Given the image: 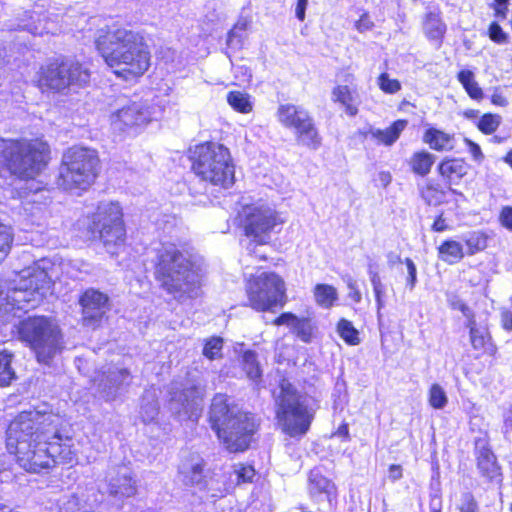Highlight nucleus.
Listing matches in <instances>:
<instances>
[{
    "label": "nucleus",
    "instance_id": "nucleus-1",
    "mask_svg": "<svg viewBox=\"0 0 512 512\" xmlns=\"http://www.w3.org/2000/svg\"><path fill=\"white\" fill-rule=\"evenodd\" d=\"M5 443L16 464L28 473L49 472L58 466L69 469L78 462L73 436L45 411L17 413L6 428Z\"/></svg>",
    "mask_w": 512,
    "mask_h": 512
},
{
    "label": "nucleus",
    "instance_id": "nucleus-2",
    "mask_svg": "<svg viewBox=\"0 0 512 512\" xmlns=\"http://www.w3.org/2000/svg\"><path fill=\"white\" fill-rule=\"evenodd\" d=\"M94 46L114 76L138 82L150 69L152 53L143 32L114 23L97 31Z\"/></svg>",
    "mask_w": 512,
    "mask_h": 512
},
{
    "label": "nucleus",
    "instance_id": "nucleus-3",
    "mask_svg": "<svg viewBox=\"0 0 512 512\" xmlns=\"http://www.w3.org/2000/svg\"><path fill=\"white\" fill-rule=\"evenodd\" d=\"M207 422L225 451L232 454L249 450L261 427L255 413L243 409L226 393L211 398Z\"/></svg>",
    "mask_w": 512,
    "mask_h": 512
},
{
    "label": "nucleus",
    "instance_id": "nucleus-4",
    "mask_svg": "<svg viewBox=\"0 0 512 512\" xmlns=\"http://www.w3.org/2000/svg\"><path fill=\"white\" fill-rule=\"evenodd\" d=\"M152 273L158 288L178 301L195 298L202 287L195 262L174 243L156 250Z\"/></svg>",
    "mask_w": 512,
    "mask_h": 512
},
{
    "label": "nucleus",
    "instance_id": "nucleus-5",
    "mask_svg": "<svg viewBox=\"0 0 512 512\" xmlns=\"http://www.w3.org/2000/svg\"><path fill=\"white\" fill-rule=\"evenodd\" d=\"M51 159V147L43 136L0 137V177L7 174L19 181H34Z\"/></svg>",
    "mask_w": 512,
    "mask_h": 512
},
{
    "label": "nucleus",
    "instance_id": "nucleus-6",
    "mask_svg": "<svg viewBox=\"0 0 512 512\" xmlns=\"http://www.w3.org/2000/svg\"><path fill=\"white\" fill-rule=\"evenodd\" d=\"M92 71L86 62L65 55L48 58L35 72L33 85L42 94L68 95L87 88Z\"/></svg>",
    "mask_w": 512,
    "mask_h": 512
},
{
    "label": "nucleus",
    "instance_id": "nucleus-7",
    "mask_svg": "<svg viewBox=\"0 0 512 512\" xmlns=\"http://www.w3.org/2000/svg\"><path fill=\"white\" fill-rule=\"evenodd\" d=\"M191 172L202 182L228 190L236 182V165L230 149L222 143L208 140L189 151Z\"/></svg>",
    "mask_w": 512,
    "mask_h": 512
},
{
    "label": "nucleus",
    "instance_id": "nucleus-8",
    "mask_svg": "<svg viewBox=\"0 0 512 512\" xmlns=\"http://www.w3.org/2000/svg\"><path fill=\"white\" fill-rule=\"evenodd\" d=\"M16 334L41 365L50 366L65 348L63 331L50 316L31 315L21 319L16 325Z\"/></svg>",
    "mask_w": 512,
    "mask_h": 512
},
{
    "label": "nucleus",
    "instance_id": "nucleus-9",
    "mask_svg": "<svg viewBox=\"0 0 512 512\" xmlns=\"http://www.w3.org/2000/svg\"><path fill=\"white\" fill-rule=\"evenodd\" d=\"M100 170L101 159L95 148L73 145L62 154L56 186L62 191H86L96 182Z\"/></svg>",
    "mask_w": 512,
    "mask_h": 512
},
{
    "label": "nucleus",
    "instance_id": "nucleus-10",
    "mask_svg": "<svg viewBox=\"0 0 512 512\" xmlns=\"http://www.w3.org/2000/svg\"><path fill=\"white\" fill-rule=\"evenodd\" d=\"M85 233L92 242L104 248L117 249L127 242L124 212L117 202L100 203L86 215Z\"/></svg>",
    "mask_w": 512,
    "mask_h": 512
},
{
    "label": "nucleus",
    "instance_id": "nucleus-11",
    "mask_svg": "<svg viewBox=\"0 0 512 512\" xmlns=\"http://www.w3.org/2000/svg\"><path fill=\"white\" fill-rule=\"evenodd\" d=\"M284 223L281 212L268 204H245L235 216L236 227L255 247L269 245L272 235L279 233Z\"/></svg>",
    "mask_w": 512,
    "mask_h": 512
},
{
    "label": "nucleus",
    "instance_id": "nucleus-12",
    "mask_svg": "<svg viewBox=\"0 0 512 512\" xmlns=\"http://www.w3.org/2000/svg\"><path fill=\"white\" fill-rule=\"evenodd\" d=\"M279 388L276 419L284 433L301 437L309 431L314 418L307 397L286 379L281 380Z\"/></svg>",
    "mask_w": 512,
    "mask_h": 512
},
{
    "label": "nucleus",
    "instance_id": "nucleus-13",
    "mask_svg": "<svg viewBox=\"0 0 512 512\" xmlns=\"http://www.w3.org/2000/svg\"><path fill=\"white\" fill-rule=\"evenodd\" d=\"M248 306L257 312H274L287 303L284 280L274 272L251 275L245 286Z\"/></svg>",
    "mask_w": 512,
    "mask_h": 512
},
{
    "label": "nucleus",
    "instance_id": "nucleus-14",
    "mask_svg": "<svg viewBox=\"0 0 512 512\" xmlns=\"http://www.w3.org/2000/svg\"><path fill=\"white\" fill-rule=\"evenodd\" d=\"M277 121L290 130L298 145L317 150L322 145V136L311 112L301 105L280 104L276 110Z\"/></svg>",
    "mask_w": 512,
    "mask_h": 512
},
{
    "label": "nucleus",
    "instance_id": "nucleus-15",
    "mask_svg": "<svg viewBox=\"0 0 512 512\" xmlns=\"http://www.w3.org/2000/svg\"><path fill=\"white\" fill-rule=\"evenodd\" d=\"M78 304L84 326L97 329L108 320L106 314L110 308V299L106 293L96 288H87L80 293Z\"/></svg>",
    "mask_w": 512,
    "mask_h": 512
},
{
    "label": "nucleus",
    "instance_id": "nucleus-16",
    "mask_svg": "<svg viewBox=\"0 0 512 512\" xmlns=\"http://www.w3.org/2000/svg\"><path fill=\"white\" fill-rule=\"evenodd\" d=\"M471 168L464 157L445 156L437 163L436 174L450 194L462 196L457 188L469 183Z\"/></svg>",
    "mask_w": 512,
    "mask_h": 512
},
{
    "label": "nucleus",
    "instance_id": "nucleus-17",
    "mask_svg": "<svg viewBox=\"0 0 512 512\" xmlns=\"http://www.w3.org/2000/svg\"><path fill=\"white\" fill-rule=\"evenodd\" d=\"M337 75H341L346 84H336L331 90V100L338 105L349 117L359 113L361 103L356 85V76L349 67L342 68Z\"/></svg>",
    "mask_w": 512,
    "mask_h": 512
},
{
    "label": "nucleus",
    "instance_id": "nucleus-18",
    "mask_svg": "<svg viewBox=\"0 0 512 512\" xmlns=\"http://www.w3.org/2000/svg\"><path fill=\"white\" fill-rule=\"evenodd\" d=\"M464 326L468 330L470 346L475 352L474 358L488 357L495 359L498 355V347L493 339L489 324L485 321H472L465 323Z\"/></svg>",
    "mask_w": 512,
    "mask_h": 512
},
{
    "label": "nucleus",
    "instance_id": "nucleus-19",
    "mask_svg": "<svg viewBox=\"0 0 512 512\" xmlns=\"http://www.w3.org/2000/svg\"><path fill=\"white\" fill-rule=\"evenodd\" d=\"M474 447L476 467L480 475L489 481L500 477L502 475L501 465L493 451L488 435L476 438Z\"/></svg>",
    "mask_w": 512,
    "mask_h": 512
},
{
    "label": "nucleus",
    "instance_id": "nucleus-20",
    "mask_svg": "<svg viewBox=\"0 0 512 512\" xmlns=\"http://www.w3.org/2000/svg\"><path fill=\"white\" fill-rule=\"evenodd\" d=\"M421 26L425 38L440 48L444 43L448 28L439 6L428 8L424 12Z\"/></svg>",
    "mask_w": 512,
    "mask_h": 512
},
{
    "label": "nucleus",
    "instance_id": "nucleus-21",
    "mask_svg": "<svg viewBox=\"0 0 512 512\" xmlns=\"http://www.w3.org/2000/svg\"><path fill=\"white\" fill-rule=\"evenodd\" d=\"M271 323L274 326L291 325L292 333L304 343H310L314 337L316 325L310 317H298L292 312H282Z\"/></svg>",
    "mask_w": 512,
    "mask_h": 512
},
{
    "label": "nucleus",
    "instance_id": "nucleus-22",
    "mask_svg": "<svg viewBox=\"0 0 512 512\" xmlns=\"http://www.w3.org/2000/svg\"><path fill=\"white\" fill-rule=\"evenodd\" d=\"M206 462L202 458H198L194 461V457L186 459L179 468V475L185 486L195 487L203 486L206 487V475H205Z\"/></svg>",
    "mask_w": 512,
    "mask_h": 512
},
{
    "label": "nucleus",
    "instance_id": "nucleus-23",
    "mask_svg": "<svg viewBox=\"0 0 512 512\" xmlns=\"http://www.w3.org/2000/svg\"><path fill=\"white\" fill-rule=\"evenodd\" d=\"M407 126V119H396L383 129H370L369 134L377 145L391 147L400 139Z\"/></svg>",
    "mask_w": 512,
    "mask_h": 512
},
{
    "label": "nucleus",
    "instance_id": "nucleus-24",
    "mask_svg": "<svg viewBox=\"0 0 512 512\" xmlns=\"http://www.w3.org/2000/svg\"><path fill=\"white\" fill-rule=\"evenodd\" d=\"M422 141L435 152H452L455 149L454 134L447 133L441 129L429 126L423 132Z\"/></svg>",
    "mask_w": 512,
    "mask_h": 512
},
{
    "label": "nucleus",
    "instance_id": "nucleus-25",
    "mask_svg": "<svg viewBox=\"0 0 512 512\" xmlns=\"http://www.w3.org/2000/svg\"><path fill=\"white\" fill-rule=\"evenodd\" d=\"M239 367L245 377L254 384H259L263 379V369L258 360V354L252 349L243 350L239 357Z\"/></svg>",
    "mask_w": 512,
    "mask_h": 512
},
{
    "label": "nucleus",
    "instance_id": "nucleus-26",
    "mask_svg": "<svg viewBox=\"0 0 512 512\" xmlns=\"http://www.w3.org/2000/svg\"><path fill=\"white\" fill-rule=\"evenodd\" d=\"M309 491L312 495L325 494L331 507H336L338 490L335 483L321 474H312L308 480Z\"/></svg>",
    "mask_w": 512,
    "mask_h": 512
},
{
    "label": "nucleus",
    "instance_id": "nucleus-27",
    "mask_svg": "<svg viewBox=\"0 0 512 512\" xmlns=\"http://www.w3.org/2000/svg\"><path fill=\"white\" fill-rule=\"evenodd\" d=\"M142 122L143 114L135 105L122 107L111 115V123L119 130L138 126Z\"/></svg>",
    "mask_w": 512,
    "mask_h": 512
},
{
    "label": "nucleus",
    "instance_id": "nucleus-28",
    "mask_svg": "<svg viewBox=\"0 0 512 512\" xmlns=\"http://www.w3.org/2000/svg\"><path fill=\"white\" fill-rule=\"evenodd\" d=\"M435 162V156L425 150L419 149L414 151L407 160L410 172L421 178L428 176Z\"/></svg>",
    "mask_w": 512,
    "mask_h": 512
},
{
    "label": "nucleus",
    "instance_id": "nucleus-29",
    "mask_svg": "<svg viewBox=\"0 0 512 512\" xmlns=\"http://www.w3.org/2000/svg\"><path fill=\"white\" fill-rule=\"evenodd\" d=\"M436 250L438 259L448 265L458 264L465 257L463 244L452 238L443 240Z\"/></svg>",
    "mask_w": 512,
    "mask_h": 512
},
{
    "label": "nucleus",
    "instance_id": "nucleus-30",
    "mask_svg": "<svg viewBox=\"0 0 512 512\" xmlns=\"http://www.w3.org/2000/svg\"><path fill=\"white\" fill-rule=\"evenodd\" d=\"M490 235L485 230H473L463 239L465 256H474L488 248Z\"/></svg>",
    "mask_w": 512,
    "mask_h": 512
},
{
    "label": "nucleus",
    "instance_id": "nucleus-31",
    "mask_svg": "<svg viewBox=\"0 0 512 512\" xmlns=\"http://www.w3.org/2000/svg\"><path fill=\"white\" fill-rule=\"evenodd\" d=\"M420 197L428 206H439L445 202L449 190L441 182H428L420 189Z\"/></svg>",
    "mask_w": 512,
    "mask_h": 512
},
{
    "label": "nucleus",
    "instance_id": "nucleus-32",
    "mask_svg": "<svg viewBox=\"0 0 512 512\" xmlns=\"http://www.w3.org/2000/svg\"><path fill=\"white\" fill-rule=\"evenodd\" d=\"M456 78L472 100L480 102L484 98V92L475 80V74L472 70L461 69L457 72Z\"/></svg>",
    "mask_w": 512,
    "mask_h": 512
},
{
    "label": "nucleus",
    "instance_id": "nucleus-33",
    "mask_svg": "<svg viewBox=\"0 0 512 512\" xmlns=\"http://www.w3.org/2000/svg\"><path fill=\"white\" fill-rule=\"evenodd\" d=\"M110 493L119 498H129L137 493L135 480L130 475H118L110 483Z\"/></svg>",
    "mask_w": 512,
    "mask_h": 512
},
{
    "label": "nucleus",
    "instance_id": "nucleus-34",
    "mask_svg": "<svg viewBox=\"0 0 512 512\" xmlns=\"http://www.w3.org/2000/svg\"><path fill=\"white\" fill-rule=\"evenodd\" d=\"M313 295L318 306L330 309L338 299V293L334 286L325 283H318L313 287Z\"/></svg>",
    "mask_w": 512,
    "mask_h": 512
},
{
    "label": "nucleus",
    "instance_id": "nucleus-35",
    "mask_svg": "<svg viewBox=\"0 0 512 512\" xmlns=\"http://www.w3.org/2000/svg\"><path fill=\"white\" fill-rule=\"evenodd\" d=\"M227 103L230 107L241 114H248L253 111V102L248 93L232 90L227 93Z\"/></svg>",
    "mask_w": 512,
    "mask_h": 512
},
{
    "label": "nucleus",
    "instance_id": "nucleus-36",
    "mask_svg": "<svg viewBox=\"0 0 512 512\" xmlns=\"http://www.w3.org/2000/svg\"><path fill=\"white\" fill-rule=\"evenodd\" d=\"M336 330L339 337L349 346H356L361 342L359 331L346 318L337 321Z\"/></svg>",
    "mask_w": 512,
    "mask_h": 512
},
{
    "label": "nucleus",
    "instance_id": "nucleus-37",
    "mask_svg": "<svg viewBox=\"0 0 512 512\" xmlns=\"http://www.w3.org/2000/svg\"><path fill=\"white\" fill-rule=\"evenodd\" d=\"M13 354L4 349L0 350V387L9 386L16 378L15 372L11 366Z\"/></svg>",
    "mask_w": 512,
    "mask_h": 512
},
{
    "label": "nucleus",
    "instance_id": "nucleus-38",
    "mask_svg": "<svg viewBox=\"0 0 512 512\" xmlns=\"http://www.w3.org/2000/svg\"><path fill=\"white\" fill-rule=\"evenodd\" d=\"M502 117L497 113L486 112L476 122V128L484 135L494 134L500 127Z\"/></svg>",
    "mask_w": 512,
    "mask_h": 512
},
{
    "label": "nucleus",
    "instance_id": "nucleus-39",
    "mask_svg": "<svg viewBox=\"0 0 512 512\" xmlns=\"http://www.w3.org/2000/svg\"><path fill=\"white\" fill-rule=\"evenodd\" d=\"M224 339L221 336H211L204 340L202 354L203 356L214 361L223 357Z\"/></svg>",
    "mask_w": 512,
    "mask_h": 512
},
{
    "label": "nucleus",
    "instance_id": "nucleus-40",
    "mask_svg": "<svg viewBox=\"0 0 512 512\" xmlns=\"http://www.w3.org/2000/svg\"><path fill=\"white\" fill-rule=\"evenodd\" d=\"M377 85L384 94H396L402 89L401 82L396 78H391L387 72L378 75Z\"/></svg>",
    "mask_w": 512,
    "mask_h": 512
},
{
    "label": "nucleus",
    "instance_id": "nucleus-41",
    "mask_svg": "<svg viewBox=\"0 0 512 512\" xmlns=\"http://www.w3.org/2000/svg\"><path fill=\"white\" fill-rule=\"evenodd\" d=\"M429 405L434 409H442L448 402L447 396L443 388L434 383L430 386L428 392Z\"/></svg>",
    "mask_w": 512,
    "mask_h": 512
},
{
    "label": "nucleus",
    "instance_id": "nucleus-42",
    "mask_svg": "<svg viewBox=\"0 0 512 512\" xmlns=\"http://www.w3.org/2000/svg\"><path fill=\"white\" fill-rule=\"evenodd\" d=\"M499 22L498 20L490 22L486 34L493 43L504 45L509 43V34L503 30Z\"/></svg>",
    "mask_w": 512,
    "mask_h": 512
},
{
    "label": "nucleus",
    "instance_id": "nucleus-43",
    "mask_svg": "<svg viewBox=\"0 0 512 512\" xmlns=\"http://www.w3.org/2000/svg\"><path fill=\"white\" fill-rule=\"evenodd\" d=\"M236 474V484H247L252 483L256 476V470L252 464L239 463L234 470Z\"/></svg>",
    "mask_w": 512,
    "mask_h": 512
},
{
    "label": "nucleus",
    "instance_id": "nucleus-44",
    "mask_svg": "<svg viewBox=\"0 0 512 512\" xmlns=\"http://www.w3.org/2000/svg\"><path fill=\"white\" fill-rule=\"evenodd\" d=\"M449 307L452 310H457L462 313V315L466 318L465 323H470L476 320V315L472 308L462 299L457 296H454L449 300Z\"/></svg>",
    "mask_w": 512,
    "mask_h": 512
},
{
    "label": "nucleus",
    "instance_id": "nucleus-45",
    "mask_svg": "<svg viewBox=\"0 0 512 512\" xmlns=\"http://www.w3.org/2000/svg\"><path fill=\"white\" fill-rule=\"evenodd\" d=\"M370 281L373 287V292L376 300L377 309L380 310L384 307L383 296L385 294V287L381 282L380 276L377 272H369Z\"/></svg>",
    "mask_w": 512,
    "mask_h": 512
},
{
    "label": "nucleus",
    "instance_id": "nucleus-46",
    "mask_svg": "<svg viewBox=\"0 0 512 512\" xmlns=\"http://www.w3.org/2000/svg\"><path fill=\"white\" fill-rule=\"evenodd\" d=\"M458 512H480L479 503L472 492H464L457 506Z\"/></svg>",
    "mask_w": 512,
    "mask_h": 512
},
{
    "label": "nucleus",
    "instance_id": "nucleus-47",
    "mask_svg": "<svg viewBox=\"0 0 512 512\" xmlns=\"http://www.w3.org/2000/svg\"><path fill=\"white\" fill-rule=\"evenodd\" d=\"M510 0H493L490 4L494 12L495 20L503 21L507 18L509 13Z\"/></svg>",
    "mask_w": 512,
    "mask_h": 512
},
{
    "label": "nucleus",
    "instance_id": "nucleus-48",
    "mask_svg": "<svg viewBox=\"0 0 512 512\" xmlns=\"http://www.w3.org/2000/svg\"><path fill=\"white\" fill-rule=\"evenodd\" d=\"M499 224L507 231L512 232V206H502L498 214Z\"/></svg>",
    "mask_w": 512,
    "mask_h": 512
},
{
    "label": "nucleus",
    "instance_id": "nucleus-49",
    "mask_svg": "<svg viewBox=\"0 0 512 512\" xmlns=\"http://www.w3.org/2000/svg\"><path fill=\"white\" fill-rule=\"evenodd\" d=\"M464 144L466 145L468 152L470 153L473 160L476 162H482L484 160V154L480 147V145L469 138L464 139Z\"/></svg>",
    "mask_w": 512,
    "mask_h": 512
},
{
    "label": "nucleus",
    "instance_id": "nucleus-50",
    "mask_svg": "<svg viewBox=\"0 0 512 512\" xmlns=\"http://www.w3.org/2000/svg\"><path fill=\"white\" fill-rule=\"evenodd\" d=\"M354 26L358 32L363 33L373 29L374 23L371 20L369 13L363 12L359 19L355 22Z\"/></svg>",
    "mask_w": 512,
    "mask_h": 512
},
{
    "label": "nucleus",
    "instance_id": "nucleus-51",
    "mask_svg": "<svg viewBox=\"0 0 512 512\" xmlns=\"http://www.w3.org/2000/svg\"><path fill=\"white\" fill-rule=\"evenodd\" d=\"M430 229H431V231L437 232V233H441V232L449 230V225L447 224V220L444 217L443 211H441L440 213H438L435 216V218L430 226Z\"/></svg>",
    "mask_w": 512,
    "mask_h": 512
},
{
    "label": "nucleus",
    "instance_id": "nucleus-52",
    "mask_svg": "<svg viewBox=\"0 0 512 512\" xmlns=\"http://www.w3.org/2000/svg\"><path fill=\"white\" fill-rule=\"evenodd\" d=\"M404 263L408 270L407 285L413 288L417 281V268L411 258H405Z\"/></svg>",
    "mask_w": 512,
    "mask_h": 512
},
{
    "label": "nucleus",
    "instance_id": "nucleus-53",
    "mask_svg": "<svg viewBox=\"0 0 512 512\" xmlns=\"http://www.w3.org/2000/svg\"><path fill=\"white\" fill-rule=\"evenodd\" d=\"M347 287L349 289L348 292V298L355 304H358L362 300V294L357 286V284L353 281H350L347 284Z\"/></svg>",
    "mask_w": 512,
    "mask_h": 512
},
{
    "label": "nucleus",
    "instance_id": "nucleus-54",
    "mask_svg": "<svg viewBox=\"0 0 512 512\" xmlns=\"http://www.w3.org/2000/svg\"><path fill=\"white\" fill-rule=\"evenodd\" d=\"M389 479L392 482L398 481L403 477V469L400 464H390L388 467Z\"/></svg>",
    "mask_w": 512,
    "mask_h": 512
},
{
    "label": "nucleus",
    "instance_id": "nucleus-55",
    "mask_svg": "<svg viewBox=\"0 0 512 512\" xmlns=\"http://www.w3.org/2000/svg\"><path fill=\"white\" fill-rule=\"evenodd\" d=\"M333 436H339L342 438L343 441L348 442L350 441V433H349V425L347 422H342L337 430L332 434Z\"/></svg>",
    "mask_w": 512,
    "mask_h": 512
},
{
    "label": "nucleus",
    "instance_id": "nucleus-56",
    "mask_svg": "<svg viewBox=\"0 0 512 512\" xmlns=\"http://www.w3.org/2000/svg\"><path fill=\"white\" fill-rule=\"evenodd\" d=\"M501 327L505 331H512V311L503 310L501 312Z\"/></svg>",
    "mask_w": 512,
    "mask_h": 512
},
{
    "label": "nucleus",
    "instance_id": "nucleus-57",
    "mask_svg": "<svg viewBox=\"0 0 512 512\" xmlns=\"http://www.w3.org/2000/svg\"><path fill=\"white\" fill-rule=\"evenodd\" d=\"M308 5V0H297L295 7V15L300 22L305 20V12Z\"/></svg>",
    "mask_w": 512,
    "mask_h": 512
},
{
    "label": "nucleus",
    "instance_id": "nucleus-58",
    "mask_svg": "<svg viewBox=\"0 0 512 512\" xmlns=\"http://www.w3.org/2000/svg\"><path fill=\"white\" fill-rule=\"evenodd\" d=\"M490 101L493 105L499 107H505L508 105V100L502 93H493L490 97Z\"/></svg>",
    "mask_w": 512,
    "mask_h": 512
},
{
    "label": "nucleus",
    "instance_id": "nucleus-59",
    "mask_svg": "<svg viewBox=\"0 0 512 512\" xmlns=\"http://www.w3.org/2000/svg\"><path fill=\"white\" fill-rule=\"evenodd\" d=\"M378 180L382 187H387L392 181V175L389 171H381L378 174Z\"/></svg>",
    "mask_w": 512,
    "mask_h": 512
},
{
    "label": "nucleus",
    "instance_id": "nucleus-60",
    "mask_svg": "<svg viewBox=\"0 0 512 512\" xmlns=\"http://www.w3.org/2000/svg\"><path fill=\"white\" fill-rule=\"evenodd\" d=\"M430 512H442V499L440 496H434L430 501Z\"/></svg>",
    "mask_w": 512,
    "mask_h": 512
},
{
    "label": "nucleus",
    "instance_id": "nucleus-61",
    "mask_svg": "<svg viewBox=\"0 0 512 512\" xmlns=\"http://www.w3.org/2000/svg\"><path fill=\"white\" fill-rule=\"evenodd\" d=\"M502 161L512 170V147L503 155Z\"/></svg>",
    "mask_w": 512,
    "mask_h": 512
},
{
    "label": "nucleus",
    "instance_id": "nucleus-62",
    "mask_svg": "<svg viewBox=\"0 0 512 512\" xmlns=\"http://www.w3.org/2000/svg\"><path fill=\"white\" fill-rule=\"evenodd\" d=\"M406 107H415V104L406 99L401 100L398 105V110L403 111Z\"/></svg>",
    "mask_w": 512,
    "mask_h": 512
},
{
    "label": "nucleus",
    "instance_id": "nucleus-63",
    "mask_svg": "<svg viewBox=\"0 0 512 512\" xmlns=\"http://www.w3.org/2000/svg\"><path fill=\"white\" fill-rule=\"evenodd\" d=\"M463 115L467 119H474L478 116V110L469 109L464 111Z\"/></svg>",
    "mask_w": 512,
    "mask_h": 512
},
{
    "label": "nucleus",
    "instance_id": "nucleus-64",
    "mask_svg": "<svg viewBox=\"0 0 512 512\" xmlns=\"http://www.w3.org/2000/svg\"><path fill=\"white\" fill-rule=\"evenodd\" d=\"M24 289L31 290L33 292L38 291L39 287L37 281H34L32 278L29 280V284L24 287Z\"/></svg>",
    "mask_w": 512,
    "mask_h": 512
}]
</instances>
